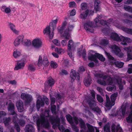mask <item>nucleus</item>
<instances>
[{
  "instance_id": "obj_1",
  "label": "nucleus",
  "mask_w": 132,
  "mask_h": 132,
  "mask_svg": "<svg viewBox=\"0 0 132 132\" xmlns=\"http://www.w3.org/2000/svg\"><path fill=\"white\" fill-rule=\"evenodd\" d=\"M97 59L102 62H104L105 60V58L102 55L97 53H95L94 54H92L88 57L89 60L94 61L95 63L98 62V61Z\"/></svg>"
},
{
  "instance_id": "obj_2",
  "label": "nucleus",
  "mask_w": 132,
  "mask_h": 132,
  "mask_svg": "<svg viewBox=\"0 0 132 132\" xmlns=\"http://www.w3.org/2000/svg\"><path fill=\"white\" fill-rule=\"evenodd\" d=\"M92 97L89 96L86 99L87 103H88L89 106L92 107L95 106L96 105V102L95 101V92L94 90H92L90 92Z\"/></svg>"
},
{
  "instance_id": "obj_3",
  "label": "nucleus",
  "mask_w": 132,
  "mask_h": 132,
  "mask_svg": "<svg viewBox=\"0 0 132 132\" xmlns=\"http://www.w3.org/2000/svg\"><path fill=\"white\" fill-rule=\"evenodd\" d=\"M41 124L43 127L46 129L50 128V124L47 120H46L44 117H41L40 119H38L37 121V125L38 126H39Z\"/></svg>"
},
{
  "instance_id": "obj_4",
  "label": "nucleus",
  "mask_w": 132,
  "mask_h": 132,
  "mask_svg": "<svg viewBox=\"0 0 132 132\" xmlns=\"http://www.w3.org/2000/svg\"><path fill=\"white\" fill-rule=\"evenodd\" d=\"M48 105L49 104L48 99L46 97H44L43 98H40V100L39 99L37 100L36 104V107L38 110L40 108V106L43 107L44 105V103Z\"/></svg>"
},
{
  "instance_id": "obj_5",
  "label": "nucleus",
  "mask_w": 132,
  "mask_h": 132,
  "mask_svg": "<svg viewBox=\"0 0 132 132\" xmlns=\"http://www.w3.org/2000/svg\"><path fill=\"white\" fill-rule=\"evenodd\" d=\"M70 77L71 78L70 81L71 83H73L76 78L79 80L80 76L79 73L73 69H71L70 73Z\"/></svg>"
},
{
  "instance_id": "obj_6",
  "label": "nucleus",
  "mask_w": 132,
  "mask_h": 132,
  "mask_svg": "<svg viewBox=\"0 0 132 132\" xmlns=\"http://www.w3.org/2000/svg\"><path fill=\"white\" fill-rule=\"evenodd\" d=\"M62 36L65 37V40H62L61 42L62 45L63 46L66 45L67 41L69 39L70 35L67 30H65L64 33L62 34Z\"/></svg>"
},
{
  "instance_id": "obj_7",
  "label": "nucleus",
  "mask_w": 132,
  "mask_h": 132,
  "mask_svg": "<svg viewBox=\"0 0 132 132\" xmlns=\"http://www.w3.org/2000/svg\"><path fill=\"white\" fill-rule=\"evenodd\" d=\"M74 45V44L73 41L71 40H70L68 42V50L67 51L68 54L70 58H72V53L71 52V48Z\"/></svg>"
},
{
  "instance_id": "obj_8",
  "label": "nucleus",
  "mask_w": 132,
  "mask_h": 132,
  "mask_svg": "<svg viewBox=\"0 0 132 132\" xmlns=\"http://www.w3.org/2000/svg\"><path fill=\"white\" fill-rule=\"evenodd\" d=\"M24 36L23 35H21L15 39L14 42V44L15 46H17L21 43H23L24 40Z\"/></svg>"
},
{
  "instance_id": "obj_9",
  "label": "nucleus",
  "mask_w": 132,
  "mask_h": 132,
  "mask_svg": "<svg viewBox=\"0 0 132 132\" xmlns=\"http://www.w3.org/2000/svg\"><path fill=\"white\" fill-rule=\"evenodd\" d=\"M49 120L52 124H55L58 125H60V119L57 116H56L55 118L54 116H51L49 118Z\"/></svg>"
},
{
  "instance_id": "obj_10",
  "label": "nucleus",
  "mask_w": 132,
  "mask_h": 132,
  "mask_svg": "<svg viewBox=\"0 0 132 132\" xmlns=\"http://www.w3.org/2000/svg\"><path fill=\"white\" fill-rule=\"evenodd\" d=\"M94 21L96 23H98L100 21V23L102 25L105 27H109L110 25V23L107 22L106 20H100L97 18H96Z\"/></svg>"
},
{
  "instance_id": "obj_11",
  "label": "nucleus",
  "mask_w": 132,
  "mask_h": 132,
  "mask_svg": "<svg viewBox=\"0 0 132 132\" xmlns=\"http://www.w3.org/2000/svg\"><path fill=\"white\" fill-rule=\"evenodd\" d=\"M32 44L34 47L38 48L41 47L42 42L40 40L37 39L33 40L32 42Z\"/></svg>"
},
{
  "instance_id": "obj_12",
  "label": "nucleus",
  "mask_w": 132,
  "mask_h": 132,
  "mask_svg": "<svg viewBox=\"0 0 132 132\" xmlns=\"http://www.w3.org/2000/svg\"><path fill=\"white\" fill-rule=\"evenodd\" d=\"M16 105L18 111L20 112H23L24 109L22 102L21 101H19L16 102Z\"/></svg>"
},
{
  "instance_id": "obj_13",
  "label": "nucleus",
  "mask_w": 132,
  "mask_h": 132,
  "mask_svg": "<svg viewBox=\"0 0 132 132\" xmlns=\"http://www.w3.org/2000/svg\"><path fill=\"white\" fill-rule=\"evenodd\" d=\"M8 110L10 112L11 115H14L16 114L15 111V107L12 103H10L8 107Z\"/></svg>"
},
{
  "instance_id": "obj_14",
  "label": "nucleus",
  "mask_w": 132,
  "mask_h": 132,
  "mask_svg": "<svg viewBox=\"0 0 132 132\" xmlns=\"http://www.w3.org/2000/svg\"><path fill=\"white\" fill-rule=\"evenodd\" d=\"M121 36H119L116 33L113 32L111 34L110 38L114 41H120L121 40Z\"/></svg>"
},
{
  "instance_id": "obj_15",
  "label": "nucleus",
  "mask_w": 132,
  "mask_h": 132,
  "mask_svg": "<svg viewBox=\"0 0 132 132\" xmlns=\"http://www.w3.org/2000/svg\"><path fill=\"white\" fill-rule=\"evenodd\" d=\"M25 65V63L24 62H21L20 61H17V64L14 68L15 70H18L22 69Z\"/></svg>"
},
{
  "instance_id": "obj_16",
  "label": "nucleus",
  "mask_w": 132,
  "mask_h": 132,
  "mask_svg": "<svg viewBox=\"0 0 132 132\" xmlns=\"http://www.w3.org/2000/svg\"><path fill=\"white\" fill-rule=\"evenodd\" d=\"M25 132H35V128L33 126L30 124L26 125L25 129Z\"/></svg>"
},
{
  "instance_id": "obj_17",
  "label": "nucleus",
  "mask_w": 132,
  "mask_h": 132,
  "mask_svg": "<svg viewBox=\"0 0 132 132\" xmlns=\"http://www.w3.org/2000/svg\"><path fill=\"white\" fill-rule=\"evenodd\" d=\"M92 23L90 22H87L85 23L84 25V28L86 30H88L92 32H93L91 30L92 29Z\"/></svg>"
},
{
  "instance_id": "obj_18",
  "label": "nucleus",
  "mask_w": 132,
  "mask_h": 132,
  "mask_svg": "<svg viewBox=\"0 0 132 132\" xmlns=\"http://www.w3.org/2000/svg\"><path fill=\"white\" fill-rule=\"evenodd\" d=\"M129 109L131 110L128 116L126 118V120L127 122L132 123V103L131 104Z\"/></svg>"
},
{
  "instance_id": "obj_19",
  "label": "nucleus",
  "mask_w": 132,
  "mask_h": 132,
  "mask_svg": "<svg viewBox=\"0 0 132 132\" xmlns=\"http://www.w3.org/2000/svg\"><path fill=\"white\" fill-rule=\"evenodd\" d=\"M79 126L82 129L86 130L87 128L86 125L83 120L81 118H79Z\"/></svg>"
},
{
  "instance_id": "obj_20",
  "label": "nucleus",
  "mask_w": 132,
  "mask_h": 132,
  "mask_svg": "<svg viewBox=\"0 0 132 132\" xmlns=\"http://www.w3.org/2000/svg\"><path fill=\"white\" fill-rule=\"evenodd\" d=\"M57 16L56 17V19L52 21V22H50V26L52 27L53 31H54L56 29V24L57 23L58 20Z\"/></svg>"
},
{
  "instance_id": "obj_21",
  "label": "nucleus",
  "mask_w": 132,
  "mask_h": 132,
  "mask_svg": "<svg viewBox=\"0 0 132 132\" xmlns=\"http://www.w3.org/2000/svg\"><path fill=\"white\" fill-rule=\"evenodd\" d=\"M112 48L114 52L116 55L119 54V53L121 51V50L119 47L116 45H113L112 46Z\"/></svg>"
},
{
  "instance_id": "obj_22",
  "label": "nucleus",
  "mask_w": 132,
  "mask_h": 132,
  "mask_svg": "<svg viewBox=\"0 0 132 132\" xmlns=\"http://www.w3.org/2000/svg\"><path fill=\"white\" fill-rule=\"evenodd\" d=\"M95 76L97 78H102L104 80H106L108 76L104 75L102 73H97L95 74Z\"/></svg>"
},
{
  "instance_id": "obj_23",
  "label": "nucleus",
  "mask_w": 132,
  "mask_h": 132,
  "mask_svg": "<svg viewBox=\"0 0 132 132\" xmlns=\"http://www.w3.org/2000/svg\"><path fill=\"white\" fill-rule=\"evenodd\" d=\"M100 3V1L98 0H95L94 2V9L96 11H99L100 7L99 5Z\"/></svg>"
},
{
  "instance_id": "obj_24",
  "label": "nucleus",
  "mask_w": 132,
  "mask_h": 132,
  "mask_svg": "<svg viewBox=\"0 0 132 132\" xmlns=\"http://www.w3.org/2000/svg\"><path fill=\"white\" fill-rule=\"evenodd\" d=\"M130 39L128 37H125L123 36H121V40L120 41H122V44L123 45H126L127 44L126 42H128V40H130Z\"/></svg>"
},
{
  "instance_id": "obj_25",
  "label": "nucleus",
  "mask_w": 132,
  "mask_h": 132,
  "mask_svg": "<svg viewBox=\"0 0 132 132\" xmlns=\"http://www.w3.org/2000/svg\"><path fill=\"white\" fill-rule=\"evenodd\" d=\"M47 84L48 86L50 87H52L54 84L55 82L54 80L51 77H50L48 81H47Z\"/></svg>"
},
{
  "instance_id": "obj_26",
  "label": "nucleus",
  "mask_w": 132,
  "mask_h": 132,
  "mask_svg": "<svg viewBox=\"0 0 132 132\" xmlns=\"http://www.w3.org/2000/svg\"><path fill=\"white\" fill-rule=\"evenodd\" d=\"M50 62H49L47 57L45 56L44 57L43 61V64L45 67L48 66Z\"/></svg>"
},
{
  "instance_id": "obj_27",
  "label": "nucleus",
  "mask_w": 132,
  "mask_h": 132,
  "mask_svg": "<svg viewBox=\"0 0 132 132\" xmlns=\"http://www.w3.org/2000/svg\"><path fill=\"white\" fill-rule=\"evenodd\" d=\"M83 82L85 85L86 86L88 87L91 83V79L89 78H85Z\"/></svg>"
},
{
  "instance_id": "obj_28",
  "label": "nucleus",
  "mask_w": 132,
  "mask_h": 132,
  "mask_svg": "<svg viewBox=\"0 0 132 132\" xmlns=\"http://www.w3.org/2000/svg\"><path fill=\"white\" fill-rule=\"evenodd\" d=\"M89 10L88 9L86 10L83 13H81L80 15V17L81 19H85L87 17L88 14Z\"/></svg>"
},
{
  "instance_id": "obj_29",
  "label": "nucleus",
  "mask_w": 132,
  "mask_h": 132,
  "mask_svg": "<svg viewBox=\"0 0 132 132\" xmlns=\"http://www.w3.org/2000/svg\"><path fill=\"white\" fill-rule=\"evenodd\" d=\"M66 117L67 121L70 124L73 123L72 117L70 114H68L66 116Z\"/></svg>"
},
{
  "instance_id": "obj_30",
  "label": "nucleus",
  "mask_w": 132,
  "mask_h": 132,
  "mask_svg": "<svg viewBox=\"0 0 132 132\" xmlns=\"http://www.w3.org/2000/svg\"><path fill=\"white\" fill-rule=\"evenodd\" d=\"M86 126L88 129L89 132H94L95 130L93 126L90 125V124L87 123H86Z\"/></svg>"
},
{
  "instance_id": "obj_31",
  "label": "nucleus",
  "mask_w": 132,
  "mask_h": 132,
  "mask_svg": "<svg viewBox=\"0 0 132 132\" xmlns=\"http://www.w3.org/2000/svg\"><path fill=\"white\" fill-rule=\"evenodd\" d=\"M31 44V42L29 40L27 39H24L22 44L24 46H28Z\"/></svg>"
},
{
  "instance_id": "obj_32",
  "label": "nucleus",
  "mask_w": 132,
  "mask_h": 132,
  "mask_svg": "<svg viewBox=\"0 0 132 132\" xmlns=\"http://www.w3.org/2000/svg\"><path fill=\"white\" fill-rule=\"evenodd\" d=\"M127 107V106L126 105H122L121 107V113L123 116H124L125 114Z\"/></svg>"
},
{
  "instance_id": "obj_33",
  "label": "nucleus",
  "mask_w": 132,
  "mask_h": 132,
  "mask_svg": "<svg viewBox=\"0 0 132 132\" xmlns=\"http://www.w3.org/2000/svg\"><path fill=\"white\" fill-rule=\"evenodd\" d=\"M123 8L126 11L132 13V7H131L129 6L125 5Z\"/></svg>"
},
{
  "instance_id": "obj_34",
  "label": "nucleus",
  "mask_w": 132,
  "mask_h": 132,
  "mask_svg": "<svg viewBox=\"0 0 132 132\" xmlns=\"http://www.w3.org/2000/svg\"><path fill=\"white\" fill-rule=\"evenodd\" d=\"M11 121V119L9 117L8 118H6L5 119H4V125L6 126H8L9 125V123Z\"/></svg>"
},
{
  "instance_id": "obj_35",
  "label": "nucleus",
  "mask_w": 132,
  "mask_h": 132,
  "mask_svg": "<svg viewBox=\"0 0 132 132\" xmlns=\"http://www.w3.org/2000/svg\"><path fill=\"white\" fill-rule=\"evenodd\" d=\"M25 100L26 103L28 104L30 103L32 101V97L29 95H28Z\"/></svg>"
},
{
  "instance_id": "obj_36",
  "label": "nucleus",
  "mask_w": 132,
  "mask_h": 132,
  "mask_svg": "<svg viewBox=\"0 0 132 132\" xmlns=\"http://www.w3.org/2000/svg\"><path fill=\"white\" fill-rule=\"evenodd\" d=\"M56 106L55 105H53L51 106V110L52 113L54 114H55L56 113Z\"/></svg>"
},
{
  "instance_id": "obj_37",
  "label": "nucleus",
  "mask_w": 132,
  "mask_h": 132,
  "mask_svg": "<svg viewBox=\"0 0 132 132\" xmlns=\"http://www.w3.org/2000/svg\"><path fill=\"white\" fill-rule=\"evenodd\" d=\"M124 63L121 62H117L115 63V65L116 67L119 68H122L124 65Z\"/></svg>"
},
{
  "instance_id": "obj_38",
  "label": "nucleus",
  "mask_w": 132,
  "mask_h": 132,
  "mask_svg": "<svg viewBox=\"0 0 132 132\" xmlns=\"http://www.w3.org/2000/svg\"><path fill=\"white\" fill-rule=\"evenodd\" d=\"M21 55V52L19 51L16 50L14 51L13 53L14 57L16 58Z\"/></svg>"
},
{
  "instance_id": "obj_39",
  "label": "nucleus",
  "mask_w": 132,
  "mask_h": 132,
  "mask_svg": "<svg viewBox=\"0 0 132 132\" xmlns=\"http://www.w3.org/2000/svg\"><path fill=\"white\" fill-rule=\"evenodd\" d=\"M43 32L44 34L47 33L48 34L50 33L51 31L49 26L48 25L47 26L46 28L44 30Z\"/></svg>"
},
{
  "instance_id": "obj_40",
  "label": "nucleus",
  "mask_w": 132,
  "mask_h": 132,
  "mask_svg": "<svg viewBox=\"0 0 132 132\" xmlns=\"http://www.w3.org/2000/svg\"><path fill=\"white\" fill-rule=\"evenodd\" d=\"M125 50L127 51V54L130 53H132V47H125L124 48Z\"/></svg>"
},
{
  "instance_id": "obj_41",
  "label": "nucleus",
  "mask_w": 132,
  "mask_h": 132,
  "mask_svg": "<svg viewBox=\"0 0 132 132\" xmlns=\"http://www.w3.org/2000/svg\"><path fill=\"white\" fill-rule=\"evenodd\" d=\"M105 53L107 57L109 60H114V58L111 55L110 53L106 52H105Z\"/></svg>"
},
{
  "instance_id": "obj_42",
  "label": "nucleus",
  "mask_w": 132,
  "mask_h": 132,
  "mask_svg": "<svg viewBox=\"0 0 132 132\" xmlns=\"http://www.w3.org/2000/svg\"><path fill=\"white\" fill-rule=\"evenodd\" d=\"M42 58V57L39 56V57L37 65L39 67L41 66L43 64Z\"/></svg>"
},
{
  "instance_id": "obj_43",
  "label": "nucleus",
  "mask_w": 132,
  "mask_h": 132,
  "mask_svg": "<svg viewBox=\"0 0 132 132\" xmlns=\"http://www.w3.org/2000/svg\"><path fill=\"white\" fill-rule=\"evenodd\" d=\"M96 98L98 101L100 103H102L103 101V98L99 95L97 94L96 95Z\"/></svg>"
},
{
  "instance_id": "obj_44",
  "label": "nucleus",
  "mask_w": 132,
  "mask_h": 132,
  "mask_svg": "<svg viewBox=\"0 0 132 132\" xmlns=\"http://www.w3.org/2000/svg\"><path fill=\"white\" fill-rule=\"evenodd\" d=\"M97 82L102 85H106V82L104 80H102L101 79H98L97 81Z\"/></svg>"
},
{
  "instance_id": "obj_45",
  "label": "nucleus",
  "mask_w": 132,
  "mask_h": 132,
  "mask_svg": "<svg viewBox=\"0 0 132 132\" xmlns=\"http://www.w3.org/2000/svg\"><path fill=\"white\" fill-rule=\"evenodd\" d=\"M118 94L117 93H114L112 94L111 96V101H115L116 99V98Z\"/></svg>"
},
{
  "instance_id": "obj_46",
  "label": "nucleus",
  "mask_w": 132,
  "mask_h": 132,
  "mask_svg": "<svg viewBox=\"0 0 132 132\" xmlns=\"http://www.w3.org/2000/svg\"><path fill=\"white\" fill-rule=\"evenodd\" d=\"M124 22L130 26H132V21L127 19H125L124 20Z\"/></svg>"
},
{
  "instance_id": "obj_47",
  "label": "nucleus",
  "mask_w": 132,
  "mask_h": 132,
  "mask_svg": "<svg viewBox=\"0 0 132 132\" xmlns=\"http://www.w3.org/2000/svg\"><path fill=\"white\" fill-rule=\"evenodd\" d=\"M107 79V80L108 82L109 83V84L110 85H111L113 83V81L112 78H111L110 77H109L108 76V77Z\"/></svg>"
},
{
  "instance_id": "obj_48",
  "label": "nucleus",
  "mask_w": 132,
  "mask_h": 132,
  "mask_svg": "<svg viewBox=\"0 0 132 132\" xmlns=\"http://www.w3.org/2000/svg\"><path fill=\"white\" fill-rule=\"evenodd\" d=\"M51 67L54 69H56L58 66V64L55 62H51Z\"/></svg>"
},
{
  "instance_id": "obj_49",
  "label": "nucleus",
  "mask_w": 132,
  "mask_h": 132,
  "mask_svg": "<svg viewBox=\"0 0 132 132\" xmlns=\"http://www.w3.org/2000/svg\"><path fill=\"white\" fill-rule=\"evenodd\" d=\"M60 75H67L68 74V72L67 71L64 69H62L61 71L60 72Z\"/></svg>"
},
{
  "instance_id": "obj_50",
  "label": "nucleus",
  "mask_w": 132,
  "mask_h": 132,
  "mask_svg": "<svg viewBox=\"0 0 132 132\" xmlns=\"http://www.w3.org/2000/svg\"><path fill=\"white\" fill-rule=\"evenodd\" d=\"M116 131L117 132H122V129L121 127L120 126V125H117L116 127Z\"/></svg>"
},
{
  "instance_id": "obj_51",
  "label": "nucleus",
  "mask_w": 132,
  "mask_h": 132,
  "mask_svg": "<svg viewBox=\"0 0 132 132\" xmlns=\"http://www.w3.org/2000/svg\"><path fill=\"white\" fill-rule=\"evenodd\" d=\"M14 128L16 129L17 132H20V126L17 123H15L14 125Z\"/></svg>"
},
{
  "instance_id": "obj_52",
  "label": "nucleus",
  "mask_w": 132,
  "mask_h": 132,
  "mask_svg": "<svg viewBox=\"0 0 132 132\" xmlns=\"http://www.w3.org/2000/svg\"><path fill=\"white\" fill-rule=\"evenodd\" d=\"M53 43L55 45L57 46H60V42L56 39H55L53 40Z\"/></svg>"
},
{
  "instance_id": "obj_53",
  "label": "nucleus",
  "mask_w": 132,
  "mask_h": 132,
  "mask_svg": "<svg viewBox=\"0 0 132 132\" xmlns=\"http://www.w3.org/2000/svg\"><path fill=\"white\" fill-rule=\"evenodd\" d=\"M81 8L82 10H84L86 9L87 6V4L85 3H81Z\"/></svg>"
},
{
  "instance_id": "obj_54",
  "label": "nucleus",
  "mask_w": 132,
  "mask_h": 132,
  "mask_svg": "<svg viewBox=\"0 0 132 132\" xmlns=\"http://www.w3.org/2000/svg\"><path fill=\"white\" fill-rule=\"evenodd\" d=\"M28 70L30 71H34L35 70L34 66L32 65H29L28 67Z\"/></svg>"
},
{
  "instance_id": "obj_55",
  "label": "nucleus",
  "mask_w": 132,
  "mask_h": 132,
  "mask_svg": "<svg viewBox=\"0 0 132 132\" xmlns=\"http://www.w3.org/2000/svg\"><path fill=\"white\" fill-rule=\"evenodd\" d=\"M72 128L73 130L76 132H78L79 131V129L75 125H72Z\"/></svg>"
},
{
  "instance_id": "obj_56",
  "label": "nucleus",
  "mask_w": 132,
  "mask_h": 132,
  "mask_svg": "<svg viewBox=\"0 0 132 132\" xmlns=\"http://www.w3.org/2000/svg\"><path fill=\"white\" fill-rule=\"evenodd\" d=\"M92 108V110L96 112L97 113H99V111L100 110V109L97 106L96 107H90Z\"/></svg>"
},
{
  "instance_id": "obj_57",
  "label": "nucleus",
  "mask_w": 132,
  "mask_h": 132,
  "mask_svg": "<svg viewBox=\"0 0 132 132\" xmlns=\"http://www.w3.org/2000/svg\"><path fill=\"white\" fill-rule=\"evenodd\" d=\"M6 115V113L4 111H0V118Z\"/></svg>"
},
{
  "instance_id": "obj_58",
  "label": "nucleus",
  "mask_w": 132,
  "mask_h": 132,
  "mask_svg": "<svg viewBox=\"0 0 132 132\" xmlns=\"http://www.w3.org/2000/svg\"><path fill=\"white\" fill-rule=\"evenodd\" d=\"M111 129L112 132H116V130L115 128V125L114 124H113L111 126Z\"/></svg>"
},
{
  "instance_id": "obj_59",
  "label": "nucleus",
  "mask_w": 132,
  "mask_h": 132,
  "mask_svg": "<svg viewBox=\"0 0 132 132\" xmlns=\"http://www.w3.org/2000/svg\"><path fill=\"white\" fill-rule=\"evenodd\" d=\"M114 88V86H109L107 87L106 89L108 91H111L113 90Z\"/></svg>"
},
{
  "instance_id": "obj_60",
  "label": "nucleus",
  "mask_w": 132,
  "mask_h": 132,
  "mask_svg": "<svg viewBox=\"0 0 132 132\" xmlns=\"http://www.w3.org/2000/svg\"><path fill=\"white\" fill-rule=\"evenodd\" d=\"M73 120L75 123L77 125L78 123L79 120L78 118L76 117H75L73 118Z\"/></svg>"
},
{
  "instance_id": "obj_61",
  "label": "nucleus",
  "mask_w": 132,
  "mask_h": 132,
  "mask_svg": "<svg viewBox=\"0 0 132 132\" xmlns=\"http://www.w3.org/2000/svg\"><path fill=\"white\" fill-rule=\"evenodd\" d=\"M76 4V3L74 1L70 2L69 3V7H73L75 6Z\"/></svg>"
},
{
  "instance_id": "obj_62",
  "label": "nucleus",
  "mask_w": 132,
  "mask_h": 132,
  "mask_svg": "<svg viewBox=\"0 0 132 132\" xmlns=\"http://www.w3.org/2000/svg\"><path fill=\"white\" fill-rule=\"evenodd\" d=\"M97 89L98 91L101 94H102L103 93V90L101 87H98L97 88Z\"/></svg>"
},
{
  "instance_id": "obj_63",
  "label": "nucleus",
  "mask_w": 132,
  "mask_h": 132,
  "mask_svg": "<svg viewBox=\"0 0 132 132\" xmlns=\"http://www.w3.org/2000/svg\"><path fill=\"white\" fill-rule=\"evenodd\" d=\"M28 95L22 93L21 95V97L22 99L25 100Z\"/></svg>"
},
{
  "instance_id": "obj_64",
  "label": "nucleus",
  "mask_w": 132,
  "mask_h": 132,
  "mask_svg": "<svg viewBox=\"0 0 132 132\" xmlns=\"http://www.w3.org/2000/svg\"><path fill=\"white\" fill-rule=\"evenodd\" d=\"M19 124L21 126H24L25 124V122L24 120H20L19 121Z\"/></svg>"
}]
</instances>
